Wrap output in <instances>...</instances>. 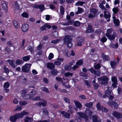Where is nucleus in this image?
<instances>
[{"label": "nucleus", "instance_id": "nucleus-28", "mask_svg": "<svg viewBox=\"0 0 122 122\" xmlns=\"http://www.w3.org/2000/svg\"><path fill=\"white\" fill-rule=\"evenodd\" d=\"M85 3L84 2L78 1L76 3L75 5L77 6H82Z\"/></svg>", "mask_w": 122, "mask_h": 122}, {"label": "nucleus", "instance_id": "nucleus-22", "mask_svg": "<svg viewBox=\"0 0 122 122\" xmlns=\"http://www.w3.org/2000/svg\"><path fill=\"white\" fill-rule=\"evenodd\" d=\"M18 114L20 118H22L23 117L24 115H27L28 114V113L25 111H23L22 112L18 113Z\"/></svg>", "mask_w": 122, "mask_h": 122}, {"label": "nucleus", "instance_id": "nucleus-54", "mask_svg": "<svg viewBox=\"0 0 122 122\" xmlns=\"http://www.w3.org/2000/svg\"><path fill=\"white\" fill-rule=\"evenodd\" d=\"M54 55L52 53H50L49 54L48 56V59L49 60H50L52 59L54 57Z\"/></svg>", "mask_w": 122, "mask_h": 122}, {"label": "nucleus", "instance_id": "nucleus-31", "mask_svg": "<svg viewBox=\"0 0 122 122\" xmlns=\"http://www.w3.org/2000/svg\"><path fill=\"white\" fill-rule=\"evenodd\" d=\"M24 62L22 60L20 59H17L16 60L15 63L18 65L22 64Z\"/></svg>", "mask_w": 122, "mask_h": 122}, {"label": "nucleus", "instance_id": "nucleus-14", "mask_svg": "<svg viewBox=\"0 0 122 122\" xmlns=\"http://www.w3.org/2000/svg\"><path fill=\"white\" fill-rule=\"evenodd\" d=\"M104 16L105 19H110L111 17V15L110 13L105 10L104 12Z\"/></svg>", "mask_w": 122, "mask_h": 122}, {"label": "nucleus", "instance_id": "nucleus-39", "mask_svg": "<svg viewBox=\"0 0 122 122\" xmlns=\"http://www.w3.org/2000/svg\"><path fill=\"white\" fill-rule=\"evenodd\" d=\"M114 23L117 26H118L119 24L120 21L118 19H117L114 21Z\"/></svg>", "mask_w": 122, "mask_h": 122}, {"label": "nucleus", "instance_id": "nucleus-12", "mask_svg": "<svg viewBox=\"0 0 122 122\" xmlns=\"http://www.w3.org/2000/svg\"><path fill=\"white\" fill-rule=\"evenodd\" d=\"M55 65L52 63H48L47 64V67L50 69L52 70L55 68Z\"/></svg>", "mask_w": 122, "mask_h": 122}, {"label": "nucleus", "instance_id": "nucleus-32", "mask_svg": "<svg viewBox=\"0 0 122 122\" xmlns=\"http://www.w3.org/2000/svg\"><path fill=\"white\" fill-rule=\"evenodd\" d=\"M83 63L82 59L78 60L76 63V64L78 66H80L82 65Z\"/></svg>", "mask_w": 122, "mask_h": 122}, {"label": "nucleus", "instance_id": "nucleus-2", "mask_svg": "<svg viewBox=\"0 0 122 122\" xmlns=\"http://www.w3.org/2000/svg\"><path fill=\"white\" fill-rule=\"evenodd\" d=\"M98 81H100L102 84H104L106 85L108 83V78L106 76H104L98 78Z\"/></svg>", "mask_w": 122, "mask_h": 122}, {"label": "nucleus", "instance_id": "nucleus-49", "mask_svg": "<svg viewBox=\"0 0 122 122\" xmlns=\"http://www.w3.org/2000/svg\"><path fill=\"white\" fill-rule=\"evenodd\" d=\"M78 10L77 12L78 14H80L83 12V10L82 8L78 7Z\"/></svg>", "mask_w": 122, "mask_h": 122}, {"label": "nucleus", "instance_id": "nucleus-24", "mask_svg": "<svg viewBox=\"0 0 122 122\" xmlns=\"http://www.w3.org/2000/svg\"><path fill=\"white\" fill-rule=\"evenodd\" d=\"M110 41L114 40L115 39V36L114 35H110L107 36Z\"/></svg>", "mask_w": 122, "mask_h": 122}, {"label": "nucleus", "instance_id": "nucleus-11", "mask_svg": "<svg viewBox=\"0 0 122 122\" xmlns=\"http://www.w3.org/2000/svg\"><path fill=\"white\" fill-rule=\"evenodd\" d=\"M75 105L77 108L80 109L82 107V105L81 103L79 101L75 100L74 101Z\"/></svg>", "mask_w": 122, "mask_h": 122}, {"label": "nucleus", "instance_id": "nucleus-8", "mask_svg": "<svg viewBox=\"0 0 122 122\" xmlns=\"http://www.w3.org/2000/svg\"><path fill=\"white\" fill-rule=\"evenodd\" d=\"M29 28V25L27 24H24L22 25L21 29L22 31L23 32H26Z\"/></svg>", "mask_w": 122, "mask_h": 122}, {"label": "nucleus", "instance_id": "nucleus-25", "mask_svg": "<svg viewBox=\"0 0 122 122\" xmlns=\"http://www.w3.org/2000/svg\"><path fill=\"white\" fill-rule=\"evenodd\" d=\"M118 43H116L115 44L113 43L111 44H110V47L112 48H117L118 47Z\"/></svg>", "mask_w": 122, "mask_h": 122}, {"label": "nucleus", "instance_id": "nucleus-15", "mask_svg": "<svg viewBox=\"0 0 122 122\" xmlns=\"http://www.w3.org/2000/svg\"><path fill=\"white\" fill-rule=\"evenodd\" d=\"M101 56L102 58L105 60L108 61L109 60V56L108 55H105L103 53H101Z\"/></svg>", "mask_w": 122, "mask_h": 122}, {"label": "nucleus", "instance_id": "nucleus-5", "mask_svg": "<svg viewBox=\"0 0 122 122\" xmlns=\"http://www.w3.org/2000/svg\"><path fill=\"white\" fill-rule=\"evenodd\" d=\"M107 104L110 107H113V106L114 107V108H117L118 106V103L116 102L112 101L111 102L108 101Z\"/></svg>", "mask_w": 122, "mask_h": 122}, {"label": "nucleus", "instance_id": "nucleus-38", "mask_svg": "<svg viewBox=\"0 0 122 122\" xmlns=\"http://www.w3.org/2000/svg\"><path fill=\"white\" fill-rule=\"evenodd\" d=\"M112 32V31L110 29H108L107 30V32L105 34L106 36H108L110 35Z\"/></svg>", "mask_w": 122, "mask_h": 122}, {"label": "nucleus", "instance_id": "nucleus-47", "mask_svg": "<svg viewBox=\"0 0 122 122\" xmlns=\"http://www.w3.org/2000/svg\"><path fill=\"white\" fill-rule=\"evenodd\" d=\"M73 75V74L72 73L69 72H66L65 74V76L66 77H68L69 76H72Z\"/></svg>", "mask_w": 122, "mask_h": 122}, {"label": "nucleus", "instance_id": "nucleus-52", "mask_svg": "<svg viewBox=\"0 0 122 122\" xmlns=\"http://www.w3.org/2000/svg\"><path fill=\"white\" fill-rule=\"evenodd\" d=\"M60 41L59 39H56L55 40H52L51 41V43L54 44H56L59 43Z\"/></svg>", "mask_w": 122, "mask_h": 122}, {"label": "nucleus", "instance_id": "nucleus-3", "mask_svg": "<svg viewBox=\"0 0 122 122\" xmlns=\"http://www.w3.org/2000/svg\"><path fill=\"white\" fill-rule=\"evenodd\" d=\"M20 118L18 113H16L14 115L11 116L10 120L12 122H16L17 119Z\"/></svg>", "mask_w": 122, "mask_h": 122}, {"label": "nucleus", "instance_id": "nucleus-43", "mask_svg": "<svg viewBox=\"0 0 122 122\" xmlns=\"http://www.w3.org/2000/svg\"><path fill=\"white\" fill-rule=\"evenodd\" d=\"M84 82L85 84L87 86L88 88H90L91 87L90 84L89 83L88 81L84 80Z\"/></svg>", "mask_w": 122, "mask_h": 122}, {"label": "nucleus", "instance_id": "nucleus-23", "mask_svg": "<svg viewBox=\"0 0 122 122\" xmlns=\"http://www.w3.org/2000/svg\"><path fill=\"white\" fill-rule=\"evenodd\" d=\"M30 55H29L23 57H22V60L24 61H29L30 59Z\"/></svg>", "mask_w": 122, "mask_h": 122}, {"label": "nucleus", "instance_id": "nucleus-37", "mask_svg": "<svg viewBox=\"0 0 122 122\" xmlns=\"http://www.w3.org/2000/svg\"><path fill=\"white\" fill-rule=\"evenodd\" d=\"M64 69L66 70H71V67L69 65H66L64 66Z\"/></svg>", "mask_w": 122, "mask_h": 122}, {"label": "nucleus", "instance_id": "nucleus-58", "mask_svg": "<svg viewBox=\"0 0 122 122\" xmlns=\"http://www.w3.org/2000/svg\"><path fill=\"white\" fill-rule=\"evenodd\" d=\"M43 112L44 113L46 114H48V111L47 109L46 108H43L42 109Z\"/></svg>", "mask_w": 122, "mask_h": 122}, {"label": "nucleus", "instance_id": "nucleus-4", "mask_svg": "<svg viewBox=\"0 0 122 122\" xmlns=\"http://www.w3.org/2000/svg\"><path fill=\"white\" fill-rule=\"evenodd\" d=\"M77 113L80 117L85 118L86 121H87L88 120V118L86 113L81 112H78Z\"/></svg>", "mask_w": 122, "mask_h": 122}, {"label": "nucleus", "instance_id": "nucleus-56", "mask_svg": "<svg viewBox=\"0 0 122 122\" xmlns=\"http://www.w3.org/2000/svg\"><path fill=\"white\" fill-rule=\"evenodd\" d=\"M80 75L82 76L87 77L88 75L87 73L81 72L80 74Z\"/></svg>", "mask_w": 122, "mask_h": 122}, {"label": "nucleus", "instance_id": "nucleus-50", "mask_svg": "<svg viewBox=\"0 0 122 122\" xmlns=\"http://www.w3.org/2000/svg\"><path fill=\"white\" fill-rule=\"evenodd\" d=\"M107 40V38L105 36L103 37L100 40L102 42L104 43L106 42Z\"/></svg>", "mask_w": 122, "mask_h": 122}, {"label": "nucleus", "instance_id": "nucleus-53", "mask_svg": "<svg viewBox=\"0 0 122 122\" xmlns=\"http://www.w3.org/2000/svg\"><path fill=\"white\" fill-rule=\"evenodd\" d=\"M22 109V107L19 105L17 106L15 109L16 111H19L21 110Z\"/></svg>", "mask_w": 122, "mask_h": 122}, {"label": "nucleus", "instance_id": "nucleus-51", "mask_svg": "<svg viewBox=\"0 0 122 122\" xmlns=\"http://www.w3.org/2000/svg\"><path fill=\"white\" fill-rule=\"evenodd\" d=\"M105 93L106 95V97H108L111 94V92L109 90H106L105 91Z\"/></svg>", "mask_w": 122, "mask_h": 122}, {"label": "nucleus", "instance_id": "nucleus-27", "mask_svg": "<svg viewBox=\"0 0 122 122\" xmlns=\"http://www.w3.org/2000/svg\"><path fill=\"white\" fill-rule=\"evenodd\" d=\"M8 61L9 62L11 66L14 68L15 67V65L14 63V62L13 60L9 59L8 60Z\"/></svg>", "mask_w": 122, "mask_h": 122}, {"label": "nucleus", "instance_id": "nucleus-16", "mask_svg": "<svg viewBox=\"0 0 122 122\" xmlns=\"http://www.w3.org/2000/svg\"><path fill=\"white\" fill-rule=\"evenodd\" d=\"M110 65L111 67L114 69L117 65V63L115 61H112L110 62Z\"/></svg>", "mask_w": 122, "mask_h": 122}, {"label": "nucleus", "instance_id": "nucleus-57", "mask_svg": "<svg viewBox=\"0 0 122 122\" xmlns=\"http://www.w3.org/2000/svg\"><path fill=\"white\" fill-rule=\"evenodd\" d=\"M94 74L95 75L97 76H99L101 74V72L100 71H96L94 73Z\"/></svg>", "mask_w": 122, "mask_h": 122}, {"label": "nucleus", "instance_id": "nucleus-1", "mask_svg": "<svg viewBox=\"0 0 122 122\" xmlns=\"http://www.w3.org/2000/svg\"><path fill=\"white\" fill-rule=\"evenodd\" d=\"M64 40L65 43L67 45L68 48H71L72 46L73 45L71 43L72 40L70 36L68 35L65 36Z\"/></svg>", "mask_w": 122, "mask_h": 122}, {"label": "nucleus", "instance_id": "nucleus-45", "mask_svg": "<svg viewBox=\"0 0 122 122\" xmlns=\"http://www.w3.org/2000/svg\"><path fill=\"white\" fill-rule=\"evenodd\" d=\"M101 67L100 64L99 63H98L97 65H95L94 66L96 70H99L100 69Z\"/></svg>", "mask_w": 122, "mask_h": 122}, {"label": "nucleus", "instance_id": "nucleus-60", "mask_svg": "<svg viewBox=\"0 0 122 122\" xmlns=\"http://www.w3.org/2000/svg\"><path fill=\"white\" fill-rule=\"evenodd\" d=\"M95 70L93 68H90L88 70V71H89L92 73H94L95 72Z\"/></svg>", "mask_w": 122, "mask_h": 122}, {"label": "nucleus", "instance_id": "nucleus-10", "mask_svg": "<svg viewBox=\"0 0 122 122\" xmlns=\"http://www.w3.org/2000/svg\"><path fill=\"white\" fill-rule=\"evenodd\" d=\"M61 113L63 116L66 118H68L70 117V115L69 113L65 112L64 111H61Z\"/></svg>", "mask_w": 122, "mask_h": 122}, {"label": "nucleus", "instance_id": "nucleus-19", "mask_svg": "<svg viewBox=\"0 0 122 122\" xmlns=\"http://www.w3.org/2000/svg\"><path fill=\"white\" fill-rule=\"evenodd\" d=\"M60 12L61 15H63L65 12V9L64 7L62 5L60 6Z\"/></svg>", "mask_w": 122, "mask_h": 122}, {"label": "nucleus", "instance_id": "nucleus-35", "mask_svg": "<svg viewBox=\"0 0 122 122\" xmlns=\"http://www.w3.org/2000/svg\"><path fill=\"white\" fill-rule=\"evenodd\" d=\"M21 15L23 17L26 18H28L29 17L28 14L26 12H24L22 13Z\"/></svg>", "mask_w": 122, "mask_h": 122}, {"label": "nucleus", "instance_id": "nucleus-30", "mask_svg": "<svg viewBox=\"0 0 122 122\" xmlns=\"http://www.w3.org/2000/svg\"><path fill=\"white\" fill-rule=\"evenodd\" d=\"M47 104V103L46 102H39L38 104L37 103L36 105H38L40 107L41 105H42L43 106L45 107L46 106Z\"/></svg>", "mask_w": 122, "mask_h": 122}, {"label": "nucleus", "instance_id": "nucleus-33", "mask_svg": "<svg viewBox=\"0 0 122 122\" xmlns=\"http://www.w3.org/2000/svg\"><path fill=\"white\" fill-rule=\"evenodd\" d=\"M73 25L75 27L78 26L80 25V23L79 21H76L74 22Z\"/></svg>", "mask_w": 122, "mask_h": 122}, {"label": "nucleus", "instance_id": "nucleus-26", "mask_svg": "<svg viewBox=\"0 0 122 122\" xmlns=\"http://www.w3.org/2000/svg\"><path fill=\"white\" fill-rule=\"evenodd\" d=\"M69 109L68 110V112L70 113H72L74 112V108L70 105L68 106Z\"/></svg>", "mask_w": 122, "mask_h": 122}, {"label": "nucleus", "instance_id": "nucleus-13", "mask_svg": "<svg viewBox=\"0 0 122 122\" xmlns=\"http://www.w3.org/2000/svg\"><path fill=\"white\" fill-rule=\"evenodd\" d=\"M22 71L24 72H28L29 71V68L27 66L25 65L21 67Z\"/></svg>", "mask_w": 122, "mask_h": 122}, {"label": "nucleus", "instance_id": "nucleus-6", "mask_svg": "<svg viewBox=\"0 0 122 122\" xmlns=\"http://www.w3.org/2000/svg\"><path fill=\"white\" fill-rule=\"evenodd\" d=\"M77 41L78 43L77 45L79 46H81L82 43L84 41V39L82 37L79 36L78 37Z\"/></svg>", "mask_w": 122, "mask_h": 122}, {"label": "nucleus", "instance_id": "nucleus-59", "mask_svg": "<svg viewBox=\"0 0 122 122\" xmlns=\"http://www.w3.org/2000/svg\"><path fill=\"white\" fill-rule=\"evenodd\" d=\"M93 86L94 87V89L95 90L97 89L100 86L97 83L94 84L93 85Z\"/></svg>", "mask_w": 122, "mask_h": 122}, {"label": "nucleus", "instance_id": "nucleus-61", "mask_svg": "<svg viewBox=\"0 0 122 122\" xmlns=\"http://www.w3.org/2000/svg\"><path fill=\"white\" fill-rule=\"evenodd\" d=\"M4 69L5 72L6 73H9V71L8 69L7 68H6V66H4Z\"/></svg>", "mask_w": 122, "mask_h": 122}, {"label": "nucleus", "instance_id": "nucleus-20", "mask_svg": "<svg viewBox=\"0 0 122 122\" xmlns=\"http://www.w3.org/2000/svg\"><path fill=\"white\" fill-rule=\"evenodd\" d=\"M32 118L28 116L26 117L24 119V122H32Z\"/></svg>", "mask_w": 122, "mask_h": 122}, {"label": "nucleus", "instance_id": "nucleus-64", "mask_svg": "<svg viewBox=\"0 0 122 122\" xmlns=\"http://www.w3.org/2000/svg\"><path fill=\"white\" fill-rule=\"evenodd\" d=\"M50 122V120L49 119H48L43 120H40L36 122Z\"/></svg>", "mask_w": 122, "mask_h": 122}, {"label": "nucleus", "instance_id": "nucleus-34", "mask_svg": "<svg viewBox=\"0 0 122 122\" xmlns=\"http://www.w3.org/2000/svg\"><path fill=\"white\" fill-rule=\"evenodd\" d=\"M14 22L15 28H16L18 29L19 27L18 22L15 20L14 21Z\"/></svg>", "mask_w": 122, "mask_h": 122}, {"label": "nucleus", "instance_id": "nucleus-62", "mask_svg": "<svg viewBox=\"0 0 122 122\" xmlns=\"http://www.w3.org/2000/svg\"><path fill=\"white\" fill-rule=\"evenodd\" d=\"M99 7L101 9H104V10H106V9L105 7V6L102 4H100L99 5Z\"/></svg>", "mask_w": 122, "mask_h": 122}, {"label": "nucleus", "instance_id": "nucleus-42", "mask_svg": "<svg viewBox=\"0 0 122 122\" xmlns=\"http://www.w3.org/2000/svg\"><path fill=\"white\" fill-rule=\"evenodd\" d=\"M111 80L113 82H117V78L115 76H113L111 78Z\"/></svg>", "mask_w": 122, "mask_h": 122}, {"label": "nucleus", "instance_id": "nucleus-40", "mask_svg": "<svg viewBox=\"0 0 122 122\" xmlns=\"http://www.w3.org/2000/svg\"><path fill=\"white\" fill-rule=\"evenodd\" d=\"M2 7L4 10H7V3H4L2 4Z\"/></svg>", "mask_w": 122, "mask_h": 122}, {"label": "nucleus", "instance_id": "nucleus-48", "mask_svg": "<svg viewBox=\"0 0 122 122\" xmlns=\"http://www.w3.org/2000/svg\"><path fill=\"white\" fill-rule=\"evenodd\" d=\"M20 104L22 106H24L27 104V101H20L19 102Z\"/></svg>", "mask_w": 122, "mask_h": 122}, {"label": "nucleus", "instance_id": "nucleus-44", "mask_svg": "<svg viewBox=\"0 0 122 122\" xmlns=\"http://www.w3.org/2000/svg\"><path fill=\"white\" fill-rule=\"evenodd\" d=\"M41 89L43 91L47 93H49V91L48 89L47 88L45 87H42Z\"/></svg>", "mask_w": 122, "mask_h": 122}, {"label": "nucleus", "instance_id": "nucleus-17", "mask_svg": "<svg viewBox=\"0 0 122 122\" xmlns=\"http://www.w3.org/2000/svg\"><path fill=\"white\" fill-rule=\"evenodd\" d=\"M119 5H118L117 7H115L112 9V11L114 14H116L118 12L119 10Z\"/></svg>", "mask_w": 122, "mask_h": 122}, {"label": "nucleus", "instance_id": "nucleus-46", "mask_svg": "<svg viewBox=\"0 0 122 122\" xmlns=\"http://www.w3.org/2000/svg\"><path fill=\"white\" fill-rule=\"evenodd\" d=\"M96 107L97 110H101L102 107H101L100 103L98 102L96 105Z\"/></svg>", "mask_w": 122, "mask_h": 122}, {"label": "nucleus", "instance_id": "nucleus-63", "mask_svg": "<svg viewBox=\"0 0 122 122\" xmlns=\"http://www.w3.org/2000/svg\"><path fill=\"white\" fill-rule=\"evenodd\" d=\"M41 29L42 31H43L46 30V27L45 24L43 26L41 27Z\"/></svg>", "mask_w": 122, "mask_h": 122}, {"label": "nucleus", "instance_id": "nucleus-18", "mask_svg": "<svg viewBox=\"0 0 122 122\" xmlns=\"http://www.w3.org/2000/svg\"><path fill=\"white\" fill-rule=\"evenodd\" d=\"M97 11V10L96 8H92L91 9L90 11V13L93 14L95 16L96 14Z\"/></svg>", "mask_w": 122, "mask_h": 122}, {"label": "nucleus", "instance_id": "nucleus-7", "mask_svg": "<svg viewBox=\"0 0 122 122\" xmlns=\"http://www.w3.org/2000/svg\"><path fill=\"white\" fill-rule=\"evenodd\" d=\"M112 114L114 117H116L117 119H120L121 118V114L117 111H114L113 113Z\"/></svg>", "mask_w": 122, "mask_h": 122}, {"label": "nucleus", "instance_id": "nucleus-41", "mask_svg": "<svg viewBox=\"0 0 122 122\" xmlns=\"http://www.w3.org/2000/svg\"><path fill=\"white\" fill-rule=\"evenodd\" d=\"M65 56L67 57H69L71 56L70 53L67 50H66L65 51Z\"/></svg>", "mask_w": 122, "mask_h": 122}, {"label": "nucleus", "instance_id": "nucleus-29", "mask_svg": "<svg viewBox=\"0 0 122 122\" xmlns=\"http://www.w3.org/2000/svg\"><path fill=\"white\" fill-rule=\"evenodd\" d=\"M10 86V83L8 82H6L4 83L3 87L4 88H7Z\"/></svg>", "mask_w": 122, "mask_h": 122}, {"label": "nucleus", "instance_id": "nucleus-9", "mask_svg": "<svg viewBox=\"0 0 122 122\" xmlns=\"http://www.w3.org/2000/svg\"><path fill=\"white\" fill-rule=\"evenodd\" d=\"M92 122H102L101 119H98V117L97 115H94L92 116Z\"/></svg>", "mask_w": 122, "mask_h": 122}, {"label": "nucleus", "instance_id": "nucleus-21", "mask_svg": "<svg viewBox=\"0 0 122 122\" xmlns=\"http://www.w3.org/2000/svg\"><path fill=\"white\" fill-rule=\"evenodd\" d=\"M93 105V102H90L89 103H86L85 104V106L88 108H90L92 107Z\"/></svg>", "mask_w": 122, "mask_h": 122}, {"label": "nucleus", "instance_id": "nucleus-36", "mask_svg": "<svg viewBox=\"0 0 122 122\" xmlns=\"http://www.w3.org/2000/svg\"><path fill=\"white\" fill-rule=\"evenodd\" d=\"M51 72L52 75H57V70L56 69H54L51 71Z\"/></svg>", "mask_w": 122, "mask_h": 122}, {"label": "nucleus", "instance_id": "nucleus-55", "mask_svg": "<svg viewBox=\"0 0 122 122\" xmlns=\"http://www.w3.org/2000/svg\"><path fill=\"white\" fill-rule=\"evenodd\" d=\"M24 92L23 93L21 94L22 96V97L25 99H27L26 98V90H24Z\"/></svg>", "mask_w": 122, "mask_h": 122}]
</instances>
